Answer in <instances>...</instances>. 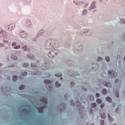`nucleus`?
<instances>
[{
    "mask_svg": "<svg viewBox=\"0 0 125 125\" xmlns=\"http://www.w3.org/2000/svg\"><path fill=\"white\" fill-rule=\"evenodd\" d=\"M121 84V82L119 81V80H117L115 81L114 83V84L113 86V92H116V97H119L120 96V95L119 94V91L118 90H115V89H120V85Z\"/></svg>",
    "mask_w": 125,
    "mask_h": 125,
    "instance_id": "1",
    "label": "nucleus"
},
{
    "mask_svg": "<svg viewBox=\"0 0 125 125\" xmlns=\"http://www.w3.org/2000/svg\"><path fill=\"white\" fill-rule=\"evenodd\" d=\"M108 76H110V77H111L112 78H116V77H117V74L116 72H114L113 70H108Z\"/></svg>",
    "mask_w": 125,
    "mask_h": 125,
    "instance_id": "2",
    "label": "nucleus"
},
{
    "mask_svg": "<svg viewBox=\"0 0 125 125\" xmlns=\"http://www.w3.org/2000/svg\"><path fill=\"white\" fill-rule=\"evenodd\" d=\"M20 36L21 37V38H28V34L26 32L24 31H21L20 32Z\"/></svg>",
    "mask_w": 125,
    "mask_h": 125,
    "instance_id": "3",
    "label": "nucleus"
},
{
    "mask_svg": "<svg viewBox=\"0 0 125 125\" xmlns=\"http://www.w3.org/2000/svg\"><path fill=\"white\" fill-rule=\"evenodd\" d=\"M55 51H56V50L51 51L48 54V57L50 58H53V57H54V55H56V52H55Z\"/></svg>",
    "mask_w": 125,
    "mask_h": 125,
    "instance_id": "4",
    "label": "nucleus"
},
{
    "mask_svg": "<svg viewBox=\"0 0 125 125\" xmlns=\"http://www.w3.org/2000/svg\"><path fill=\"white\" fill-rule=\"evenodd\" d=\"M15 27V24H11L7 26L6 30L7 31H12L13 29Z\"/></svg>",
    "mask_w": 125,
    "mask_h": 125,
    "instance_id": "5",
    "label": "nucleus"
},
{
    "mask_svg": "<svg viewBox=\"0 0 125 125\" xmlns=\"http://www.w3.org/2000/svg\"><path fill=\"white\" fill-rule=\"evenodd\" d=\"M0 35H2V36H3L5 38H6V37H7V34L3 29H1L0 30Z\"/></svg>",
    "mask_w": 125,
    "mask_h": 125,
    "instance_id": "6",
    "label": "nucleus"
},
{
    "mask_svg": "<svg viewBox=\"0 0 125 125\" xmlns=\"http://www.w3.org/2000/svg\"><path fill=\"white\" fill-rule=\"evenodd\" d=\"M103 84H104V86H106L107 87H110L111 86V83H110L109 82H104Z\"/></svg>",
    "mask_w": 125,
    "mask_h": 125,
    "instance_id": "7",
    "label": "nucleus"
},
{
    "mask_svg": "<svg viewBox=\"0 0 125 125\" xmlns=\"http://www.w3.org/2000/svg\"><path fill=\"white\" fill-rule=\"evenodd\" d=\"M76 104V106H77V108L79 109V110H82V109L83 108V106L81 105V104L79 102H77Z\"/></svg>",
    "mask_w": 125,
    "mask_h": 125,
    "instance_id": "8",
    "label": "nucleus"
},
{
    "mask_svg": "<svg viewBox=\"0 0 125 125\" xmlns=\"http://www.w3.org/2000/svg\"><path fill=\"white\" fill-rule=\"evenodd\" d=\"M44 83H47V84L48 83V86H49V88H50V86H49V85H51V82L50 81L48 80H45L44 81Z\"/></svg>",
    "mask_w": 125,
    "mask_h": 125,
    "instance_id": "9",
    "label": "nucleus"
},
{
    "mask_svg": "<svg viewBox=\"0 0 125 125\" xmlns=\"http://www.w3.org/2000/svg\"><path fill=\"white\" fill-rule=\"evenodd\" d=\"M48 67H49V64L48 63H45V65L42 66V70H47Z\"/></svg>",
    "mask_w": 125,
    "mask_h": 125,
    "instance_id": "10",
    "label": "nucleus"
},
{
    "mask_svg": "<svg viewBox=\"0 0 125 125\" xmlns=\"http://www.w3.org/2000/svg\"><path fill=\"white\" fill-rule=\"evenodd\" d=\"M27 57L28 58H30V59H35V56L32 54L27 55Z\"/></svg>",
    "mask_w": 125,
    "mask_h": 125,
    "instance_id": "11",
    "label": "nucleus"
},
{
    "mask_svg": "<svg viewBox=\"0 0 125 125\" xmlns=\"http://www.w3.org/2000/svg\"><path fill=\"white\" fill-rule=\"evenodd\" d=\"M95 1H93L90 5V8L91 9H93V8H95Z\"/></svg>",
    "mask_w": 125,
    "mask_h": 125,
    "instance_id": "12",
    "label": "nucleus"
},
{
    "mask_svg": "<svg viewBox=\"0 0 125 125\" xmlns=\"http://www.w3.org/2000/svg\"><path fill=\"white\" fill-rule=\"evenodd\" d=\"M44 31L43 30H41L40 31H39V32H38V36H42L43 34V33H44Z\"/></svg>",
    "mask_w": 125,
    "mask_h": 125,
    "instance_id": "13",
    "label": "nucleus"
},
{
    "mask_svg": "<svg viewBox=\"0 0 125 125\" xmlns=\"http://www.w3.org/2000/svg\"><path fill=\"white\" fill-rule=\"evenodd\" d=\"M17 79H18V76H13V82H16V81H17Z\"/></svg>",
    "mask_w": 125,
    "mask_h": 125,
    "instance_id": "14",
    "label": "nucleus"
},
{
    "mask_svg": "<svg viewBox=\"0 0 125 125\" xmlns=\"http://www.w3.org/2000/svg\"><path fill=\"white\" fill-rule=\"evenodd\" d=\"M39 113H43V107H41L38 108Z\"/></svg>",
    "mask_w": 125,
    "mask_h": 125,
    "instance_id": "15",
    "label": "nucleus"
},
{
    "mask_svg": "<svg viewBox=\"0 0 125 125\" xmlns=\"http://www.w3.org/2000/svg\"><path fill=\"white\" fill-rule=\"evenodd\" d=\"M106 101H108L109 103L112 102V99L110 97H107L106 98Z\"/></svg>",
    "mask_w": 125,
    "mask_h": 125,
    "instance_id": "16",
    "label": "nucleus"
},
{
    "mask_svg": "<svg viewBox=\"0 0 125 125\" xmlns=\"http://www.w3.org/2000/svg\"><path fill=\"white\" fill-rule=\"evenodd\" d=\"M102 93L104 95H106V94H107V90L106 89H104Z\"/></svg>",
    "mask_w": 125,
    "mask_h": 125,
    "instance_id": "17",
    "label": "nucleus"
},
{
    "mask_svg": "<svg viewBox=\"0 0 125 125\" xmlns=\"http://www.w3.org/2000/svg\"><path fill=\"white\" fill-rule=\"evenodd\" d=\"M31 75H41V72H39L38 71H37L36 73H31Z\"/></svg>",
    "mask_w": 125,
    "mask_h": 125,
    "instance_id": "18",
    "label": "nucleus"
},
{
    "mask_svg": "<svg viewBox=\"0 0 125 125\" xmlns=\"http://www.w3.org/2000/svg\"><path fill=\"white\" fill-rule=\"evenodd\" d=\"M55 86H56V87H59V86H61V84L59 83L58 82H56L55 83Z\"/></svg>",
    "mask_w": 125,
    "mask_h": 125,
    "instance_id": "19",
    "label": "nucleus"
},
{
    "mask_svg": "<svg viewBox=\"0 0 125 125\" xmlns=\"http://www.w3.org/2000/svg\"><path fill=\"white\" fill-rule=\"evenodd\" d=\"M106 117V114H105V113H102V114H101V118H102V119H105Z\"/></svg>",
    "mask_w": 125,
    "mask_h": 125,
    "instance_id": "20",
    "label": "nucleus"
},
{
    "mask_svg": "<svg viewBox=\"0 0 125 125\" xmlns=\"http://www.w3.org/2000/svg\"><path fill=\"white\" fill-rule=\"evenodd\" d=\"M11 58L12 59H13V60H17V57L14 55H12L11 56Z\"/></svg>",
    "mask_w": 125,
    "mask_h": 125,
    "instance_id": "21",
    "label": "nucleus"
},
{
    "mask_svg": "<svg viewBox=\"0 0 125 125\" xmlns=\"http://www.w3.org/2000/svg\"><path fill=\"white\" fill-rule=\"evenodd\" d=\"M108 119L110 122H113V119L112 117H111V116H110V114H108Z\"/></svg>",
    "mask_w": 125,
    "mask_h": 125,
    "instance_id": "22",
    "label": "nucleus"
},
{
    "mask_svg": "<svg viewBox=\"0 0 125 125\" xmlns=\"http://www.w3.org/2000/svg\"><path fill=\"white\" fill-rule=\"evenodd\" d=\"M96 101L98 104H100L101 103H102V101H101L100 99H97Z\"/></svg>",
    "mask_w": 125,
    "mask_h": 125,
    "instance_id": "23",
    "label": "nucleus"
},
{
    "mask_svg": "<svg viewBox=\"0 0 125 125\" xmlns=\"http://www.w3.org/2000/svg\"><path fill=\"white\" fill-rule=\"evenodd\" d=\"M1 89L2 91H4V90H8V88L5 87V88H3V87H1Z\"/></svg>",
    "mask_w": 125,
    "mask_h": 125,
    "instance_id": "24",
    "label": "nucleus"
},
{
    "mask_svg": "<svg viewBox=\"0 0 125 125\" xmlns=\"http://www.w3.org/2000/svg\"><path fill=\"white\" fill-rule=\"evenodd\" d=\"M91 106H92V108H94L96 107V106H97V104H96V103H92L91 104Z\"/></svg>",
    "mask_w": 125,
    "mask_h": 125,
    "instance_id": "25",
    "label": "nucleus"
},
{
    "mask_svg": "<svg viewBox=\"0 0 125 125\" xmlns=\"http://www.w3.org/2000/svg\"><path fill=\"white\" fill-rule=\"evenodd\" d=\"M116 112L117 113V114H119V113H120V112H121L120 109V108H117L116 110Z\"/></svg>",
    "mask_w": 125,
    "mask_h": 125,
    "instance_id": "26",
    "label": "nucleus"
},
{
    "mask_svg": "<svg viewBox=\"0 0 125 125\" xmlns=\"http://www.w3.org/2000/svg\"><path fill=\"white\" fill-rule=\"evenodd\" d=\"M70 105L71 106H75V103H74L73 100L70 101Z\"/></svg>",
    "mask_w": 125,
    "mask_h": 125,
    "instance_id": "27",
    "label": "nucleus"
},
{
    "mask_svg": "<svg viewBox=\"0 0 125 125\" xmlns=\"http://www.w3.org/2000/svg\"><path fill=\"white\" fill-rule=\"evenodd\" d=\"M28 65H29V64L28 63H24L22 64V66L23 67H28Z\"/></svg>",
    "mask_w": 125,
    "mask_h": 125,
    "instance_id": "28",
    "label": "nucleus"
},
{
    "mask_svg": "<svg viewBox=\"0 0 125 125\" xmlns=\"http://www.w3.org/2000/svg\"><path fill=\"white\" fill-rule=\"evenodd\" d=\"M55 76L56 77H62V73H57L55 74Z\"/></svg>",
    "mask_w": 125,
    "mask_h": 125,
    "instance_id": "29",
    "label": "nucleus"
},
{
    "mask_svg": "<svg viewBox=\"0 0 125 125\" xmlns=\"http://www.w3.org/2000/svg\"><path fill=\"white\" fill-rule=\"evenodd\" d=\"M105 60L107 62H109L110 61V58L109 57H105Z\"/></svg>",
    "mask_w": 125,
    "mask_h": 125,
    "instance_id": "30",
    "label": "nucleus"
},
{
    "mask_svg": "<svg viewBox=\"0 0 125 125\" xmlns=\"http://www.w3.org/2000/svg\"><path fill=\"white\" fill-rule=\"evenodd\" d=\"M25 86L24 85H21L20 87V89H24L25 88Z\"/></svg>",
    "mask_w": 125,
    "mask_h": 125,
    "instance_id": "31",
    "label": "nucleus"
},
{
    "mask_svg": "<svg viewBox=\"0 0 125 125\" xmlns=\"http://www.w3.org/2000/svg\"><path fill=\"white\" fill-rule=\"evenodd\" d=\"M22 49H23V50H24V51L27 50V46L23 45L22 47Z\"/></svg>",
    "mask_w": 125,
    "mask_h": 125,
    "instance_id": "32",
    "label": "nucleus"
},
{
    "mask_svg": "<svg viewBox=\"0 0 125 125\" xmlns=\"http://www.w3.org/2000/svg\"><path fill=\"white\" fill-rule=\"evenodd\" d=\"M14 49H19V48H20V45H18L17 46H16L14 47Z\"/></svg>",
    "mask_w": 125,
    "mask_h": 125,
    "instance_id": "33",
    "label": "nucleus"
},
{
    "mask_svg": "<svg viewBox=\"0 0 125 125\" xmlns=\"http://www.w3.org/2000/svg\"><path fill=\"white\" fill-rule=\"evenodd\" d=\"M100 123H101L102 125H105V122L104 121V120H101L100 121Z\"/></svg>",
    "mask_w": 125,
    "mask_h": 125,
    "instance_id": "34",
    "label": "nucleus"
},
{
    "mask_svg": "<svg viewBox=\"0 0 125 125\" xmlns=\"http://www.w3.org/2000/svg\"><path fill=\"white\" fill-rule=\"evenodd\" d=\"M120 23L122 24H125V21L124 20V19H121L120 21Z\"/></svg>",
    "mask_w": 125,
    "mask_h": 125,
    "instance_id": "35",
    "label": "nucleus"
},
{
    "mask_svg": "<svg viewBox=\"0 0 125 125\" xmlns=\"http://www.w3.org/2000/svg\"><path fill=\"white\" fill-rule=\"evenodd\" d=\"M96 97L97 98H98L100 97V94H99L98 93H97L96 94Z\"/></svg>",
    "mask_w": 125,
    "mask_h": 125,
    "instance_id": "36",
    "label": "nucleus"
},
{
    "mask_svg": "<svg viewBox=\"0 0 125 125\" xmlns=\"http://www.w3.org/2000/svg\"><path fill=\"white\" fill-rule=\"evenodd\" d=\"M3 42H4V43L7 44L9 42V41H8V40H6L3 41Z\"/></svg>",
    "mask_w": 125,
    "mask_h": 125,
    "instance_id": "37",
    "label": "nucleus"
},
{
    "mask_svg": "<svg viewBox=\"0 0 125 125\" xmlns=\"http://www.w3.org/2000/svg\"><path fill=\"white\" fill-rule=\"evenodd\" d=\"M87 13V11L86 10H84L83 11V15H84V14H86Z\"/></svg>",
    "mask_w": 125,
    "mask_h": 125,
    "instance_id": "38",
    "label": "nucleus"
},
{
    "mask_svg": "<svg viewBox=\"0 0 125 125\" xmlns=\"http://www.w3.org/2000/svg\"><path fill=\"white\" fill-rule=\"evenodd\" d=\"M101 108H104V107H105V104L103 103L101 104Z\"/></svg>",
    "mask_w": 125,
    "mask_h": 125,
    "instance_id": "39",
    "label": "nucleus"
},
{
    "mask_svg": "<svg viewBox=\"0 0 125 125\" xmlns=\"http://www.w3.org/2000/svg\"><path fill=\"white\" fill-rule=\"evenodd\" d=\"M17 45V43L16 42H13L12 43V46H15V45Z\"/></svg>",
    "mask_w": 125,
    "mask_h": 125,
    "instance_id": "40",
    "label": "nucleus"
},
{
    "mask_svg": "<svg viewBox=\"0 0 125 125\" xmlns=\"http://www.w3.org/2000/svg\"><path fill=\"white\" fill-rule=\"evenodd\" d=\"M28 74V73L26 71H25L24 72H23V73L22 74V76H26V75Z\"/></svg>",
    "mask_w": 125,
    "mask_h": 125,
    "instance_id": "41",
    "label": "nucleus"
},
{
    "mask_svg": "<svg viewBox=\"0 0 125 125\" xmlns=\"http://www.w3.org/2000/svg\"><path fill=\"white\" fill-rule=\"evenodd\" d=\"M70 76H71V77H75V76L76 75H75V74L74 73V72L73 71L72 74H70Z\"/></svg>",
    "mask_w": 125,
    "mask_h": 125,
    "instance_id": "42",
    "label": "nucleus"
},
{
    "mask_svg": "<svg viewBox=\"0 0 125 125\" xmlns=\"http://www.w3.org/2000/svg\"><path fill=\"white\" fill-rule=\"evenodd\" d=\"M1 46H2L3 47H4V46H5L4 44H3V43H0V47H1Z\"/></svg>",
    "mask_w": 125,
    "mask_h": 125,
    "instance_id": "43",
    "label": "nucleus"
},
{
    "mask_svg": "<svg viewBox=\"0 0 125 125\" xmlns=\"http://www.w3.org/2000/svg\"><path fill=\"white\" fill-rule=\"evenodd\" d=\"M102 58L100 57L98 59V61H102Z\"/></svg>",
    "mask_w": 125,
    "mask_h": 125,
    "instance_id": "44",
    "label": "nucleus"
},
{
    "mask_svg": "<svg viewBox=\"0 0 125 125\" xmlns=\"http://www.w3.org/2000/svg\"><path fill=\"white\" fill-rule=\"evenodd\" d=\"M31 66L32 67V68H34L36 67V65H34V63H31Z\"/></svg>",
    "mask_w": 125,
    "mask_h": 125,
    "instance_id": "45",
    "label": "nucleus"
},
{
    "mask_svg": "<svg viewBox=\"0 0 125 125\" xmlns=\"http://www.w3.org/2000/svg\"><path fill=\"white\" fill-rule=\"evenodd\" d=\"M26 111H27V109L23 108L22 109V112H23V113H25V112H26Z\"/></svg>",
    "mask_w": 125,
    "mask_h": 125,
    "instance_id": "46",
    "label": "nucleus"
},
{
    "mask_svg": "<svg viewBox=\"0 0 125 125\" xmlns=\"http://www.w3.org/2000/svg\"><path fill=\"white\" fill-rule=\"evenodd\" d=\"M71 85L73 86V84H75V83L74 82H72L70 83Z\"/></svg>",
    "mask_w": 125,
    "mask_h": 125,
    "instance_id": "47",
    "label": "nucleus"
},
{
    "mask_svg": "<svg viewBox=\"0 0 125 125\" xmlns=\"http://www.w3.org/2000/svg\"><path fill=\"white\" fill-rule=\"evenodd\" d=\"M10 67H14V65L12 64V65H10Z\"/></svg>",
    "mask_w": 125,
    "mask_h": 125,
    "instance_id": "48",
    "label": "nucleus"
},
{
    "mask_svg": "<svg viewBox=\"0 0 125 125\" xmlns=\"http://www.w3.org/2000/svg\"><path fill=\"white\" fill-rule=\"evenodd\" d=\"M66 96H67V94H66L64 95V97H65V98H66Z\"/></svg>",
    "mask_w": 125,
    "mask_h": 125,
    "instance_id": "49",
    "label": "nucleus"
},
{
    "mask_svg": "<svg viewBox=\"0 0 125 125\" xmlns=\"http://www.w3.org/2000/svg\"><path fill=\"white\" fill-rule=\"evenodd\" d=\"M100 1H103V0H100Z\"/></svg>",
    "mask_w": 125,
    "mask_h": 125,
    "instance_id": "50",
    "label": "nucleus"
},
{
    "mask_svg": "<svg viewBox=\"0 0 125 125\" xmlns=\"http://www.w3.org/2000/svg\"><path fill=\"white\" fill-rule=\"evenodd\" d=\"M1 66H2V64H0V67H1Z\"/></svg>",
    "mask_w": 125,
    "mask_h": 125,
    "instance_id": "51",
    "label": "nucleus"
},
{
    "mask_svg": "<svg viewBox=\"0 0 125 125\" xmlns=\"http://www.w3.org/2000/svg\"><path fill=\"white\" fill-rule=\"evenodd\" d=\"M62 79H63V78H62V77L61 78V80H62Z\"/></svg>",
    "mask_w": 125,
    "mask_h": 125,
    "instance_id": "52",
    "label": "nucleus"
},
{
    "mask_svg": "<svg viewBox=\"0 0 125 125\" xmlns=\"http://www.w3.org/2000/svg\"><path fill=\"white\" fill-rule=\"evenodd\" d=\"M45 102V103H46V101H45V102Z\"/></svg>",
    "mask_w": 125,
    "mask_h": 125,
    "instance_id": "53",
    "label": "nucleus"
},
{
    "mask_svg": "<svg viewBox=\"0 0 125 125\" xmlns=\"http://www.w3.org/2000/svg\"><path fill=\"white\" fill-rule=\"evenodd\" d=\"M85 91H86V89L84 90Z\"/></svg>",
    "mask_w": 125,
    "mask_h": 125,
    "instance_id": "54",
    "label": "nucleus"
}]
</instances>
